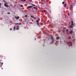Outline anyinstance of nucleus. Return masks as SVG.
<instances>
[{"mask_svg": "<svg viewBox=\"0 0 76 76\" xmlns=\"http://www.w3.org/2000/svg\"><path fill=\"white\" fill-rule=\"evenodd\" d=\"M71 26H69V28H72L73 27L74 24L73 23V21H71Z\"/></svg>", "mask_w": 76, "mask_h": 76, "instance_id": "obj_1", "label": "nucleus"}, {"mask_svg": "<svg viewBox=\"0 0 76 76\" xmlns=\"http://www.w3.org/2000/svg\"><path fill=\"white\" fill-rule=\"evenodd\" d=\"M51 39H52V42L51 43H50V44H53V43H54V38L53 37H51Z\"/></svg>", "mask_w": 76, "mask_h": 76, "instance_id": "obj_2", "label": "nucleus"}, {"mask_svg": "<svg viewBox=\"0 0 76 76\" xmlns=\"http://www.w3.org/2000/svg\"><path fill=\"white\" fill-rule=\"evenodd\" d=\"M15 25H21V23H15Z\"/></svg>", "mask_w": 76, "mask_h": 76, "instance_id": "obj_3", "label": "nucleus"}, {"mask_svg": "<svg viewBox=\"0 0 76 76\" xmlns=\"http://www.w3.org/2000/svg\"><path fill=\"white\" fill-rule=\"evenodd\" d=\"M15 19H16L17 20H18V19H19V17L15 16Z\"/></svg>", "mask_w": 76, "mask_h": 76, "instance_id": "obj_4", "label": "nucleus"}, {"mask_svg": "<svg viewBox=\"0 0 76 76\" xmlns=\"http://www.w3.org/2000/svg\"><path fill=\"white\" fill-rule=\"evenodd\" d=\"M4 5L5 7H8V5H7V4H5Z\"/></svg>", "mask_w": 76, "mask_h": 76, "instance_id": "obj_5", "label": "nucleus"}, {"mask_svg": "<svg viewBox=\"0 0 76 76\" xmlns=\"http://www.w3.org/2000/svg\"><path fill=\"white\" fill-rule=\"evenodd\" d=\"M72 9H73V7H72V5H71L70 7V10H72Z\"/></svg>", "mask_w": 76, "mask_h": 76, "instance_id": "obj_6", "label": "nucleus"}, {"mask_svg": "<svg viewBox=\"0 0 76 76\" xmlns=\"http://www.w3.org/2000/svg\"><path fill=\"white\" fill-rule=\"evenodd\" d=\"M39 20H40V19H39V18H38V19L37 20L36 22H39Z\"/></svg>", "mask_w": 76, "mask_h": 76, "instance_id": "obj_7", "label": "nucleus"}, {"mask_svg": "<svg viewBox=\"0 0 76 76\" xmlns=\"http://www.w3.org/2000/svg\"><path fill=\"white\" fill-rule=\"evenodd\" d=\"M72 33H73V31H72V30L71 31L69 32V34H72Z\"/></svg>", "mask_w": 76, "mask_h": 76, "instance_id": "obj_8", "label": "nucleus"}, {"mask_svg": "<svg viewBox=\"0 0 76 76\" xmlns=\"http://www.w3.org/2000/svg\"><path fill=\"white\" fill-rule=\"evenodd\" d=\"M69 44L71 46H72V42H69Z\"/></svg>", "mask_w": 76, "mask_h": 76, "instance_id": "obj_9", "label": "nucleus"}, {"mask_svg": "<svg viewBox=\"0 0 76 76\" xmlns=\"http://www.w3.org/2000/svg\"><path fill=\"white\" fill-rule=\"evenodd\" d=\"M32 7V6H29L28 7V8H31Z\"/></svg>", "mask_w": 76, "mask_h": 76, "instance_id": "obj_10", "label": "nucleus"}, {"mask_svg": "<svg viewBox=\"0 0 76 76\" xmlns=\"http://www.w3.org/2000/svg\"><path fill=\"white\" fill-rule=\"evenodd\" d=\"M30 16H31V18H33L34 19H36V18L32 16V15H31Z\"/></svg>", "mask_w": 76, "mask_h": 76, "instance_id": "obj_11", "label": "nucleus"}, {"mask_svg": "<svg viewBox=\"0 0 76 76\" xmlns=\"http://www.w3.org/2000/svg\"><path fill=\"white\" fill-rule=\"evenodd\" d=\"M60 38V37H57L56 38V39H57V40H58Z\"/></svg>", "mask_w": 76, "mask_h": 76, "instance_id": "obj_12", "label": "nucleus"}, {"mask_svg": "<svg viewBox=\"0 0 76 76\" xmlns=\"http://www.w3.org/2000/svg\"><path fill=\"white\" fill-rule=\"evenodd\" d=\"M15 29H16V26H14V27L13 30L14 31H15Z\"/></svg>", "mask_w": 76, "mask_h": 76, "instance_id": "obj_13", "label": "nucleus"}, {"mask_svg": "<svg viewBox=\"0 0 76 76\" xmlns=\"http://www.w3.org/2000/svg\"><path fill=\"white\" fill-rule=\"evenodd\" d=\"M33 8H34V9H36V10H38V8L37 7H34Z\"/></svg>", "mask_w": 76, "mask_h": 76, "instance_id": "obj_14", "label": "nucleus"}, {"mask_svg": "<svg viewBox=\"0 0 76 76\" xmlns=\"http://www.w3.org/2000/svg\"><path fill=\"white\" fill-rule=\"evenodd\" d=\"M66 6H67V4H65L64 5V7H66Z\"/></svg>", "mask_w": 76, "mask_h": 76, "instance_id": "obj_15", "label": "nucleus"}, {"mask_svg": "<svg viewBox=\"0 0 76 76\" xmlns=\"http://www.w3.org/2000/svg\"><path fill=\"white\" fill-rule=\"evenodd\" d=\"M19 27L16 28V30H19Z\"/></svg>", "mask_w": 76, "mask_h": 76, "instance_id": "obj_16", "label": "nucleus"}, {"mask_svg": "<svg viewBox=\"0 0 76 76\" xmlns=\"http://www.w3.org/2000/svg\"><path fill=\"white\" fill-rule=\"evenodd\" d=\"M68 39H71V37H70V36H69Z\"/></svg>", "mask_w": 76, "mask_h": 76, "instance_id": "obj_17", "label": "nucleus"}, {"mask_svg": "<svg viewBox=\"0 0 76 76\" xmlns=\"http://www.w3.org/2000/svg\"><path fill=\"white\" fill-rule=\"evenodd\" d=\"M37 25H39V22H37Z\"/></svg>", "mask_w": 76, "mask_h": 76, "instance_id": "obj_18", "label": "nucleus"}, {"mask_svg": "<svg viewBox=\"0 0 76 76\" xmlns=\"http://www.w3.org/2000/svg\"><path fill=\"white\" fill-rule=\"evenodd\" d=\"M26 1V0H21V1Z\"/></svg>", "mask_w": 76, "mask_h": 76, "instance_id": "obj_19", "label": "nucleus"}, {"mask_svg": "<svg viewBox=\"0 0 76 76\" xmlns=\"http://www.w3.org/2000/svg\"><path fill=\"white\" fill-rule=\"evenodd\" d=\"M42 11H43V12H46V11L45 10H42Z\"/></svg>", "mask_w": 76, "mask_h": 76, "instance_id": "obj_20", "label": "nucleus"}, {"mask_svg": "<svg viewBox=\"0 0 76 76\" xmlns=\"http://www.w3.org/2000/svg\"><path fill=\"white\" fill-rule=\"evenodd\" d=\"M69 30L68 29H66V32H68V31Z\"/></svg>", "mask_w": 76, "mask_h": 76, "instance_id": "obj_21", "label": "nucleus"}, {"mask_svg": "<svg viewBox=\"0 0 76 76\" xmlns=\"http://www.w3.org/2000/svg\"><path fill=\"white\" fill-rule=\"evenodd\" d=\"M31 5L33 6H35V5H34V4H32Z\"/></svg>", "mask_w": 76, "mask_h": 76, "instance_id": "obj_22", "label": "nucleus"}, {"mask_svg": "<svg viewBox=\"0 0 76 76\" xmlns=\"http://www.w3.org/2000/svg\"><path fill=\"white\" fill-rule=\"evenodd\" d=\"M24 17H28V16L26 15H25L24 16Z\"/></svg>", "mask_w": 76, "mask_h": 76, "instance_id": "obj_23", "label": "nucleus"}, {"mask_svg": "<svg viewBox=\"0 0 76 76\" xmlns=\"http://www.w3.org/2000/svg\"><path fill=\"white\" fill-rule=\"evenodd\" d=\"M20 6H21V7H23V5H20Z\"/></svg>", "mask_w": 76, "mask_h": 76, "instance_id": "obj_24", "label": "nucleus"}, {"mask_svg": "<svg viewBox=\"0 0 76 76\" xmlns=\"http://www.w3.org/2000/svg\"><path fill=\"white\" fill-rule=\"evenodd\" d=\"M64 4V1L62 2V4Z\"/></svg>", "mask_w": 76, "mask_h": 76, "instance_id": "obj_25", "label": "nucleus"}, {"mask_svg": "<svg viewBox=\"0 0 76 76\" xmlns=\"http://www.w3.org/2000/svg\"><path fill=\"white\" fill-rule=\"evenodd\" d=\"M10 31H12V28H10Z\"/></svg>", "mask_w": 76, "mask_h": 76, "instance_id": "obj_26", "label": "nucleus"}, {"mask_svg": "<svg viewBox=\"0 0 76 76\" xmlns=\"http://www.w3.org/2000/svg\"><path fill=\"white\" fill-rule=\"evenodd\" d=\"M68 16H70V14H69V13H68Z\"/></svg>", "mask_w": 76, "mask_h": 76, "instance_id": "obj_27", "label": "nucleus"}, {"mask_svg": "<svg viewBox=\"0 0 76 76\" xmlns=\"http://www.w3.org/2000/svg\"><path fill=\"white\" fill-rule=\"evenodd\" d=\"M7 14H10V13L9 12H7Z\"/></svg>", "mask_w": 76, "mask_h": 76, "instance_id": "obj_28", "label": "nucleus"}, {"mask_svg": "<svg viewBox=\"0 0 76 76\" xmlns=\"http://www.w3.org/2000/svg\"><path fill=\"white\" fill-rule=\"evenodd\" d=\"M3 63H2L1 64L2 65H3Z\"/></svg>", "mask_w": 76, "mask_h": 76, "instance_id": "obj_29", "label": "nucleus"}, {"mask_svg": "<svg viewBox=\"0 0 76 76\" xmlns=\"http://www.w3.org/2000/svg\"><path fill=\"white\" fill-rule=\"evenodd\" d=\"M62 31L63 32H64V30H62Z\"/></svg>", "mask_w": 76, "mask_h": 76, "instance_id": "obj_30", "label": "nucleus"}, {"mask_svg": "<svg viewBox=\"0 0 76 76\" xmlns=\"http://www.w3.org/2000/svg\"><path fill=\"white\" fill-rule=\"evenodd\" d=\"M15 6H16V5H15L14 6V8H15Z\"/></svg>", "mask_w": 76, "mask_h": 76, "instance_id": "obj_31", "label": "nucleus"}, {"mask_svg": "<svg viewBox=\"0 0 76 76\" xmlns=\"http://www.w3.org/2000/svg\"><path fill=\"white\" fill-rule=\"evenodd\" d=\"M0 6H1V4L0 3Z\"/></svg>", "mask_w": 76, "mask_h": 76, "instance_id": "obj_32", "label": "nucleus"}, {"mask_svg": "<svg viewBox=\"0 0 76 76\" xmlns=\"http://www.w3.org/2000/svg\"><path fill=\"white\" fill-rule=\"evenodd\" d=\"M75 39H74L73 40V41H75Z\"/></svg>", "mask_w": 76, "mask_h": 76, "instance_id": "obj_33", "label": "nucleus"}, {"mask_svg": "<svg viewBox=\"0 0 76 76\" xmlns=\"http://www.w3.org/2000/svg\"><path fill=\"white\" fill-rule=\"evenodd\" d=\"M42 25H43V24H42Z\"/></svg>", "mask_w": 76, "mask_h": 76, "instance_id": "obj_34", "label": "nucleus"}, {"mask_svg": "<svg viewBox=\"0 0 76 76\" xmlns=\"http://www.w3.org/2000/svg\"><path fill=\"white\" fill-rule=\"evenodd\" d=\"M1 63V62H0V64Z\"/></svg>", "mask_w": 76, "mask_h": 76, "instance_id": "obj_35", "label": "nucleus"}]
</instances>
